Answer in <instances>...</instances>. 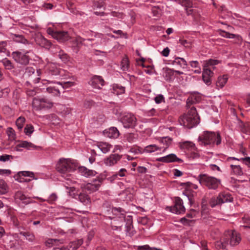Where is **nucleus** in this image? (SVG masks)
Here are the masks:
<instances>
[{"instance_id":"nucleus-13","label":"nucleus","mask_w":250,"mask_h":250,"mask_svg":"<svg viewBox=\"0 0 250 250\" xmlns=\"http://www.w3.org/2000/svg\"><path fill=\"white\" fill-rule=\"evenodd\" d=\"M35 69L32 67H27L25 69L24 76L26 77H31L34 83H40L41 78L40 77L41 74L40 70H37L36 74L35 73Z\"/></svg>"},{"instance_id":"nucleus-23","label":"nucleus","mask_w":250,"mask_h":250,"mask_svg":"<svg viewBox=\"0 0 250 250\" xmlns=\"http://www.w3.org/2000/svg\"><path fill=\"white\" fill-rule=\"evenodd\" d=\"M15 200L18 203H22L28 204L30 203V200L21 191H18L15 194Z\"/></svg>"},{"instance_id":"nucleus-19","label":"nucleus","mask_w":250,"mask_h":250,"mask_svg":"<svg viewBox=\"0 0 250 250\" xmlns=\"http://www.w3.org/2000/svg\"><path fill=\"white\" fill-rule=\"evenodd\" d=\"M21 147L25 148L28 150H33L37 149L38 146L34 145L31 142H28L27 141H21L20 142L19 144H18L16 146L15 149L17 151H21V150L20 149V148Z\"/></svg>"},{"instance_id":"nucleus-5","label":"nucleus","mask_w":250,"mask_h":250,"mask_svg":"<svg viewBox=\"0 0 250 250\" xmlns=\"http://www.w3.org/2000/svg\"><path fill=\"white\" fill-rule=\"evenodd\" d=\"M199 183L209 189L216 190L221 184V180L207 174H200L197 177Z\"/></svg>"},{"instance_id":"nucleus-51","label":"nucleus","mask_w":250,"mask_h":250,"mask_svg":"<svg viewBox=\"0 0 250 250\" xmlns=\"http://www.w3.org/2000/svg\"><path fill=\"white\" fill-rule=\"evenodd\" d=\"M175 73L178 75H181L183 74V72L182 71L174 70L173 69L167 68L166 70V73L170 76L173 75Z\"/></svg>"},{"instance_id":"nucleus-4","label":"nucleus","mask_w":250,"mask_h":250,"mask_svg":"<svg viewBox=\"0 0 250 250\" xmlns=\"http://www.w3.org/2000/svg\"><path fill=\"white\" fill-rule=\"evenodd\" d=\"M200 145L204 146H213L214 145H219L221 143V137L218 132L204 131L199 137Z\"/></svg>"},{"instance_id":"nucleus-2","label":"nucleus","mask_w":250,"mask_h":250,"mask_svg":"<svg viewBox=\"0 0 250 250\" xmlns=\"http://www.w3.org/2000/svg\"><path fill=\"white\" fill-rule=\"evenodd\" d=\"M179 122L181 125L189 129L198 125L200 123V118L196 108L194 107L190 108L187 114L179 118Z\"/></svg>"},{"instance_id":"nucleus-29","label":"nucleus","mask_w":250,"mask_h":250,"mask_svg":"<svg viewBox=\"0 0 250 250\" xmlns=\"http://www.w3.org/2000/svg\"><path fill=\"white\" fill-rule=\"evenodd\" d=\"M112 213L118 217L121 220L125 219V211L121 208H112Z\"/></svg>"},{"instance_id":"nucleus-18","label":"nucleus","mask_w":250,"mask_h":250,"mask_svg":"<svg viewBox=\"0 0 250 250\" xmlns=\"http://www.w3.org/2000/svg\"><path fill=\"white\" fill-rule=\"evenodd\" d=\"M46 73L50 76H57L60 75L61 70L53 63H48L46 66Z\"/></svg>"},{"instance_id":"nucleus-53","label":"nucleus","mask_w":250,"mask_h":250,"mask_svg":"<svg viewBox=\"0 0 250 250\" xmlns=\"http://www.w3.org/2000/svg\"><path fill=\"white\" fill-rule=\"evenodd\" d=\"M94 7L100 8L104 6V0H93Z\"/></svg>"},{"instance_id":"nucleus-43","label":"nucleus","mask_w":250,"mask_h":250,"mask_svg":"<svg viewBox=\"0 0 250 250\" xmlns=\"http://www.w3.org/2000/svg\"><path fill=\"white\" fill-rule=\"evenodd\" d=\"M1 62L5 68L7 70H11L14 68V66L11 62L6 58L3 59L1 61Z\"/></svg>"},{"instance_id":"nucleus-61","label":"nucleus","mask_w":250,"mask_h":250,"mask_svg":"<svg viewBox=\"0 0 250 250\" xmlns=\"http://www.w3.org/2000/svg\"><path fill=\"white\" fill-rule=\"evenodd\" d=\"M126 172V170L125 168H121L119 172L116 174L117 175V177H124L125 175Z\"/></svg>"},{"instance_id":"nucleus-15","label":"nucleus","mask_w":250,"mask_h":250,"mask_svg":"<svg viewBox=\"0 0 250 250\" xmlns=\"http://www.w3.org/2000/svg\"><path fill=\"white\" fill-rule=\"evenodd\" d=\"M89 84L95 89H101L104 84V81L101 76L95 75L89 82Z\"/></svg>"},{"instance_id":"nucleus-7","label":"nucleus","mask_w":250,"mask_h":250,"mask_svg":"<svg viewBox=\"0 0 250 250\" xmlns=\"http://www.w3.org/2000/svg\"><path fill=\"white\" fill-rule=\"evenodd\" d=\"M233 201V198L231 195L227 192H222L219 194L217 197H212L209 201V205L213 208L217 205L222 204L231 202Z\"/></svg>"},{"instance_id":"nucleus-6","label":"nucleus","mask_w":250,"mask_h":250,"mask_svg":"<svg viewBox=\"0 0 250 250\" xmlns=\"http://www.w3.org/2000/svg\"><path fill=\"white\" fill-rule=\"evenodd\" d=\"M32 107L36 110L50 109L53 103L48 99L43 97H35L32 101Z\"/></svg>"},{"instance_id":"nucleus-35","label":"nucleus","mask_w":250,"mask_h":250,"mask_svg":"<svg viewBox=\"0 0 250 250\" xmlns=\"http://www.w3.org/2000/svg\"><path fill=\"white\" fill-rule=\"evenodd\" d=\"M83 241L82 239L74 241L69 244V249H71L72 250H76L83 244Z\"/></svg>"},{"instance_id":"nucleus-60","label":"nucleus","mask_w":250,"mask_h":250,"mask_svg":"<svg viewBox=\"0 0 250 250\" xmlns=\"http://www.w3.org/2000/svg\"><path fill=\"white\" fill-rule=\"evenodd\" d=\"M11 157V156L9 155H7V154L2 155L0 156V161L4 162H6V161H8V160H9L10 157Z\"/></svg>"},{"instance_id":"nucleus-31","label":"nucleus","mask_w":250,"mask_h":250,"mask_svg":"<svg viewBox=\"0 0 250 250\" xmlns=\"http://www.w3.org/2000/svg\"><path fill=\"white\" fill-rule=\"evenodd\" d=\"M232 172L236 175H242L243 174V171L242 168L238 165L230 164Z\"/></svg>"},{"instance_id":"nucleus-16","label":"nucleus","mask_w":250,"mask_h":250,"mask_svg":"<svg viewBox=\"0 0 250 250\" xmlns=\"http://www.w3.org/2000/svg\"><path fill=\"white\" fill-rule=\"evenodd\" d=\"M18 175L20 177V180L18 179L20 182H29L33 179H37V178L35 177L34 173L29 171H20Z\"/></svg>"},{"instance_id":"nucleus-33","label":"nucleus","mask_w":250,"mask_h":250,"mask_svg":"<svg viewBox=\"0 0 250 250\" xmlns=\"http://www.w3.org/2000/svg\"><path fill=\"white\" fill-rule=\"evenodd\" d=\"M174 65H179L182 68H185L187 66V62L186 61L182 58H177L173 62Z\"/></svg>"},{"instance_id":"nucleus-17","label":"nucleus","mask_w":250,"mask_h":250,"mask_svg":"<svg viewBox=\"0 0 250 250\" xmlns=\"http://www.w3.org/2000/svg\"><path fill=\"white\" fill-rule=\"evenodd\" d=\"M122 158V155L118 154H111L104 160V162L105 166L112 167L117 164Z\"/></svg>"},{"instance_id":"nucleus-20","label":"nucleus","mask_w":250,"mask_h":250,"mask_svg":"<svg viewBox=\"0 0 250 250\" xmlns=\"http://www.w3.org/2000/svg\"><path fill=\"white\" fill-rule=\"evenodd\" d=\"M35 42L40 46L49 49L51 46V42L44 38L42 35H37L35 38Z\"/></svg>"},{"instance_id":"nucleus-27","label":"nucleus","mask_w":250,"mask_h":250,"mask_svg":"<svg viewBox=\"0 0 250 250\" xmlns=\"http://www.w3.org/2000/svg\"><path fill=\"white\" fill-rule=\"evenodd\" d=\"M54 38L59 42H63L68 40V33L65 31H58L54 35Z\"/></svg>"},{"instance_id":"nucleus-57","label":"nucleus","mask_w":250,"mask_h":250,"mask_svg":"<svg viewBox=\"0 0 250 250\" xmlns=\"http://www.w3.org/2000/svg\"><path fill=\"white\" fill-rule=\"evenodd\" d=\"M11 173V171L9 169H0V175L8 176Z\"/></svg>"},{"instance_id":"nucleus-30","label":"nucleus","mask_w":250,"mask_h":250,"mask_svg":"<svg viewBox=\"0 0 250 250\" xmlns=\"http://www.w3.org/2000/svg\"><path fill=\"white\" fill-rule=\"evenodd\" d=\"M228 80V76L227 75H223L218 77L216 86L220 88H223L226 84Z\"/></svg>"},{"instance_id":"nucleus-42","label":"nucleus","mask_w":250,"mask_h":250,"mask_svg":"<svg viewBox=\"0 0 250 250\" xmlns=\"http://www.w3.org/2000/svg\"><path fill=\"white\" fill-rule=\"evenodd\" d=\"M46 91L50 94L54 96H60V90L55 86H49L46 88Z\"/></svg>"},{"instance_id":"nucleus-11","label":"nucleus","mask_w":250,"mask_h":250,"mask_svg":"<svg viewBox=\"0 0 250 250\" xmlns=\"http://www.w3.org/2000/svg\"><path fill=\"white\" fill-rule=\"evenodd\" d=\"M103 181V179L98 177L93 180L91 183L85 184L83 187V188L90 193L95 192L99 189L102 184Z\"/></svg>"},{"instance_id":"nucleus-12","label":"nucleus","mask_w":250,"mask_h":250,"mask_svg":"<svg viewBox=\"0 0 250 250\" xmlns=\"http://www.w3.org/2000/svg\"><path fill=\"white\" fill-rule=\"evenodd\" d=\"M168 208L170 212L177 214L184 213L186 210L183 200L179 197H175L174 206Z\"/></svg>"},{"instance_id":"nucleus-21","label":"nucleus","mask_w":250,"mask_h":250,"mask_svg":"<svg viewBox=\"0 0 250 250\" xmlns=\"http://www.w3.org/2000/svg\"><path fill=\"white\" fill-rule=\"evenodd\" d=\"M73 197L78 199L81 202L85 205H88L91 202L90 198L89 196L84 192L77 193L76 194L74 193L73 195Z\"/></svg>"},{"instance_id":"nucleus-39","label":"nucleus","mask_w":250,"mask_h":250,"mask_svg":"<svg viewBox=\"0 0 250 250\" xmlns=\"http://www.w3.org/2000/svg\"><path fill=\"white\" fill-rule=\"evenodd\" d=\"M8 192V186L6 182L2 179H0V194H5Z\"/></svg>"},{"instance_id":"nucleus-41","label":"nucleus","mask_w":250,"mask_h":250,"mask_svg":"<svg viewBox=\"0 0 250 250\" xmlns=\"http://www.w3.org/2000/svg\"><path fill=\"white\" fill-rule=\"evenodd\" d=\"M6 134L8 137L9 140L14 141L16 138V134L15 130L11 127L7 128Z\"/></svg>"},{"instance_id":"nucleus-3","label":"nucleus","mask_w":250,"mask_h":250,"mask_svg":"<svg viewBox=\"0 0 250 250\" xmlns=\"http://www.w3.org/2000/svg\"><path fill=\"white\" fill-rule=\"evenodd\" d=\"M220 63V61L216 59H208L203 62L202 80L207 85L211 84V78L214 73L211 69H215V65Z\"/></svg>"},{"instance_id":"nucleus-34","label":"nucleus","mask_w":250,"mask_h":250,"mask_svg":"<svg viewBox=\"0 0 250 250\" xmlns=\"http://www.w3.org/2000/svg\"><path fill=\"white\" fill-rule=\"evenodd\" d=\"M240 127L243 133L247 135H250V125L249 123H241Z\"/></svg>"},{"instance_id":"nucleus-28","label":"nucleus","mask_w":250,"mask_h":250,"mask_svg":"<svg viewBox=\"0 0 250 250\" xmlns=\"http://www.w3.org/2000/svg\"><path fill=\"white\" fill-rule=\"evenodd\" d=\"M97 146L104 154L108 153L112 146L109 144L105 142H99L97 143Z\"/></svg>"},{"instance_id":"nucleus-40","label":"nucleus","mask_w":250,"mask_h":250,"mask_svg":"<svg viewBox=\"0 0 250 250\" xmlns=\"http://www.w3.org/2000/svg\"><path fill=\"white\" fill-rule=\"evenodd\" d=\"M189 64L191 67L197 68L194 70L196 74H200L201 72V68L200 66L199 62L197 61H192L189 62Z\"/></svg>"},{"instance_id":"nucleus-10","label":"nucleus","mask_w":250,"mask_h":250,"mask_svg":"<svg viewBox=\"0 0 250 250\" xmlns=\"http://www.w3.org/2000/svg\"><path fill=\"white\" fill-rule=\"evenodd\" d=\"M29 51L26 52L21 51H15L12 54L13 58L18 63L22 65H26L29 63V57L27 55Z\"/></svg>"},{"instance_id":"nucleus-64","label":"nucleus","mask_w":250,"mask_h":250,"mask_svg":"<svg viewBox=\"0 0 250 250\" xmlns=\"http://www.w3.org/2000/svg\"><path fill=\"white\" fill-rule=\"evenodd\" d=\"M173 174L176 177H180L183 175V172L179 169H175L173 171Z\"/></svg>"},{"instance_id":"nucleus-14","label":"nucleus","mask_w":250,"mask_h":250,"mask_svg":"<svg viewBox=\"0 0 250 250\" xmlns=\"http://www.w3.org/2000/svg\"><path fill=\"white\" fill-rule=\"evenodd\" d=\"M157 161L167 163L173 162H178L179 163H183V160L177 157L176 155L174 153H171L165 156L158 158Z\"/></svg>"},{"instance_id":"nucleus-47","label":"nucleus","mask_w":250,"mask_h":250,"mask_svg":"<svg viewBox=\"0 0 250 250\" xmlns=\"http://www.w3.org/2000/svg\"><path fill=\"white\" fill-rule=\"evenodd\" d=\"M219 34L223 37L228 38V39H232L234 38L235 34L229 33L228 32H226L223 30H219Z\"/></svg>"},{"instance_id":"nucleus-1","label":"nucleus","mask_w":250,"mask_h":250,"mask_svg":"<svg viewBox=\"0 0 250 250\" xmlns=\"http://www.w3.org/2000/svg\"><path fill=\"white\" fill-rule=\"evenodd\" d=\"M78 167L77 163L71 159L61 158L56 165V169L66 180L70 179L69 173L74 171Z\"/></svg>"},{"instance_id":"nucleus-54","label":"nucleus","mask_w":250,"mask_h":250,"mask_svg":"<svg viewBox=\"0 0 250 250\" xmlns=\"http://www.w3.org/2000/svg\"><path fill=\"white\" fill-rule=\"evenodd\" d=\"M154 101L156 104H159L165 101V98L163 95L159 94L154 98Z\"/></svg>"},{"instance_id":"nucleus-8","label":"nucleus","mask_w":250,"mask_h":250,"mask_svg":"<svg viewBox=\"0 0 250 250\" xmlns=\"http://www.w3.org/2000/svg\"><path fill=\"white\" fill-rule=\"evenodd\" d=\"M224 237L228 241V244L231 246L237 245L241 240L240 234L234 230L228 231L225 233Z\"/></svg>"},{"instance_id":"nucleus-63","label":"nucleus","mask_w":250,"mask_h":250,"mask_svg":"<svg viewBox=\"0 0 250 250\" xmlns=\"http://www.w3.org/2000/svg\"><path fill=\"white\" fill-rule=\"evenodd\" d=\"M209 167L211 170H212L213 171L217 170L218 171H221V169H220V167L216 165H214V164L210 165Z\"/></svg>"},{"instance_id":"nucleus-46","label":"nucleus","mask_w":250,"mask_h":250,"mask_svg":"<svg viewBox=\"0 0 250 250\" xmlns=\"http://www.w3.org/2000/svg\"><path fill=\"white\" fill-rule=\"evenodd\" d=\"M37 198L39 199L42 202L47 201L49 203H53L57 200L58 197L55 193H53L51 194H50V195L47 200H44L39 197H37Z\"/></svg>"},{"instance_id":"nucleus-24","label":"nucleus","mask_w":250,"mask_h":250,"mask_svg":"<svg viewBox=\"0 0 250 250\" xmlns=\"http://www.w3.org/2000/svg\"><path fill=\"white\" fill-rule=\"evenodd\" d=\"M105 136L113 139L117 138L119 136V131L115 127H111L104 131Z\"/></svg>"},{"instance_id":"nucleus-50","label":"nucleus","mask_w":250,"mask_h":250,"mask_svg":"<svg viewBox=\"0 0 250 250\" xmlns=\"http://www.w3.org/2000/svg\"><path fill=\"white\" fill-rule=\"evenodd\" d=\"M59 241H60V240L58 239L49 238L46 240L45 242V245L46 247L50 248L52 247L56 243Z\"/></svg>"},{"instance_id":"nucleus-58","label":"nucleus","mask_w":250,"mask_h":250,"mask_svg":"<svg viewBox=\"0 0 250 250\" xmlns=\"http://www.w3.org/2000/svg\"><path fill=\"white\" fill-rule=\"evenodd\" d=\"M6 45V42H0V53H5L6 49L5 46Z\"/></svg>"},{"instance_id":"nucleus-22","label":"nucleus","mask_w":250,"mask_h":250,"mask_svg":"<svg viewBox=\"0 0 250 250\" xmlns=\"http://www.w3.org/2000/svg\"><path fill=\"white\" fill-rule=\"evenodd\" d=\"M179 2L184 7L187 15H192L194 13V9L192 6V3L190 0H179Z\"/></svg>"},{"instance_id":"nucleus-25","label":"nucleus","mask_w":250,"mask_h":250,"mask_svg":"<svg viewBox=\"0 0 250 250\" xmlns=\"http://www.w3.org/2000/svg\"><path fill=\"white\" fill-rule=\"evenodd\" d=\"M167 147H159L155 144L150 145L145 147L144 148V152L146 153H152L158 150L162 151L164 153L167 149Z\"/></svg>"},{"instance_id":"nucleus-45","label":"nucleus","mask_w":250,"mask_h":250,"mask_svg":"<svg viewBox=\"0 0 250 250\" xmlns=\"http://www.w3.org/2000/svg\"><path fill=\"white\" fill-rule=\"evenodd\" d=\"M25 121V118L22 117H20L17 119L16 125L19 129L21 130L23 128Z\"/></svg>"},{"instance_id":"nucleus-62","label":"nucleus","mask_w":250,"mask_h":250,"mask_svg":"<svg viewBox=\"0 0 250 250\" xmlns=\"http://www.w3.org/2000/svg\"><path fill=\"white\" fill-rule=\"evenodd\" d=\"M52 250H70V249L67 247L61 246L58 247H55L53 248Z\"/></svg>"},{"instance_id":"nucleus-36","label":"nucleus","mask_w":250,"mask_h":250,"mask_svg":"<svg viewBox=\"0 0 250 250\" xmlns=\"http://www.w3.org/2000/svg\"><path fill=\"white\" fill-rule=\"evenodd\" d=\"M228 245V241L225 237L220 241H217L215 243V247L217 249H225Z\"/></svg>"},{"instance_id":"nucleus-26","label":"nucleus","mask_w":250,"mask_h":250,"mask_svg":"<svg viewBox=\"0 0 250 250\" xmlns=\"http://www.w3.org/2000/svg\"><path fill=\"white\" fill-rule=\"evenodd\" d=\"M79 172L85 177H90L94 176L97 174V172L95 170L87 169L85 167H78Z\"/></svg>"},{"instance_id":"nucleus-55","label":"nucleus","mask_w":250,"mask_h":250,"mask_svg":"<svg viewBox=\"0 0 250 250\" xmlns=\"http://www.w3.org/2000/svg\"><path fill=\"white\" fill-rule=\"evenodd\" d=\"M88 41H91L90 39H86ZM86 41V39H83L80 37H77L75 40V41L77 44V45L79 46L80 45L83 44V42Z\"/></svg>"},{"instance_id":"nucleus-52","label":"nucleus","mask_w":250,"mask_h":250,"mask_svg":"<svg viewBox=\"0 0 250 250\" xmlns=\"http://www.w3.org/2000/svg\"><path fill=\"white\" fill-rule=\"evenodd\" d=\"M34 131V127L30 125H27L24 128V132L26 135H30Z\"/></svg>"},{"instance_id":"nucleus-32","label":"nucleus","mask_w":250,"mask_h":250,"mask_svg":"<svg viewBox=\"0 0 250 250\" xmlns=\"http://www.w3.org/2000/svg\"><path fill=\"white\" fill-rule=\"evenodd\" d=\"M125 88L121 85L115 84L113 86L112 92L116 95H120L124 93Z\"/></svg>"},{"instance_id":"nucleus-59","label":"nucleus","mask_w":250,"mask_h":250,"mask_svg":"<svg viewBox=\"0 0 250 250\" xmlns=\"http://www.w3.org/2000/svg\"><path fill=\"white\" fill-rule=\"evenodd\" d=\"M240 160H241V161H242L244 164L250 167V157H247L245 158H240Z\"/></svg>"},{"instance_id":"nucleus-38","label":"nucleus","mask_w":250,"mask_h":250,"mask_svg":"<svg viewBox=\"0 0 250 250\" xmlns=\"http://www.w3.org/2000/svg\"><path fill=\"white\" fill-rule=\"evenodd\" d=\"M57 55L64 63L67 62L69 60L68 55L61 49L59 50Z\"/></svg>"},{"instance_id":"nucleus-56","label":"nucleus","mask_w":250,"mask_h":250,"mask_svg":"<svg viewBox=\"0 0 250 250\" xmlns=\"http://www.w3.org/2000/svg\"><path fill=\"white\" fill-rule=\"evenodd\" d=\"M154 247H150L148 245L143 246H139L137 248V250H153Z\"/></svg>"},{"instance_id":"nucleus-37","label":"nucleus","mask_w":250,"mask_h":250,"mask_svg":"<svg viewBox=\"0 0 250 250\" xmlns=\"http://www.w3.org/2000/svg\"><path fill=\"white\" fill-rule=\"evenodd\" d=\"M20 234L25 237V238L30 242H33L35 240V236L33 233L27 231H22Z\"/></svg>"},{"instance_id":"nucleus-48","label":"nucleus","mask_w":250,"mask_h":250,"mask_svg":"<svg viewBox=\"0 0 250 250\" xmlns=\"http://www.w3.org/2000/svg\"><path fill=\"white\" fill-rule=\"evenodd\" d=\"M125 231L126 235L130 236L135 234V230L131 224H128L125 226Z\"/></svg>"},{"instance_id":"nucleus-44","label":"nucleus","mask_w":250,"mask_h":250,"mask_svg":"<svg viewBox=\"0 0 250 250\" xmlns=\"http://www.w3.org/2000/svg\"><path fill=\"white\" fill-rule=\"evenodd\" d=\"M121 68L123 71H127L129 68V62L128 59L124 58L123 59L121 64Z\"/></svg>"},{"instance_id":"nucleus-49","label":"nucleus","mask_w":250,"mask_h":250,"mask_svg":"<svg viewBox=\"0 0 250 250\" xmlns=\"http://www.w3.org/2000/svg\"><path fill=\"white\" fill-rule=\"evenodd\" d=\"M193 146V143L190 142H185L180 144V147L181 149H188L189 148L192 147Z\"/></svg>"},{"instance_id":"nucleus-9","label":"nucleus","mask_w":250,"mask_h":250,"mask_svg":"<svg viewBox=\"0 0 250 250\" xmlns=\"http://www.w3.org/2000/svg\"><path fill=\"white\" fill-rule=\"evenodd\" d=\"M121 122L125 128H133L136 125L137 119L134 115L127 113L122 117Z\"/></svg>"}]
</instances>
